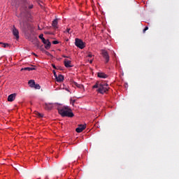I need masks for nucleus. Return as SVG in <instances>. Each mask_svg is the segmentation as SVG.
I'll use <instances>...</instances> for the list:
<instances>
[{
  "mask_svg": "<svg viewBox=\"0 0 179 179\" xmlns=\"http://www.w3.org/2000/svg\"><path fill=\"white\" fill-rule=\"evenodd\" d=\"M93 89H97L96 92L101 94H104L107 93L110 87H108V84L104 83L96 82V84L92 87Z\"/></svg>",
  "mask_w": 179,
  "mask_h": 179,
  "instance_id": "nucleus-1",
  "label": "nucleus"
},
{
  "mask_svg": "<svg viewBox=\"0 0 179 179\" xmlns=\"http://www.w3.org/2000/svg\"><path fill=\"white\" fill-rule=\"evenodd\" d=\"M58 112L62 117H69L72 118V117L75 115H73V113H72V109H71V108L69 106H62L58 108Z\"/></svg>",
  "mask_w": 179,
  "mask_h": 179,
  "instance_id": "nucleus-2",
  "label": "nucleus"
},
{
  "mask_svg": "<svg viewBox=\"0 0 179 179\" xmlns=\"http://www.w3.org/2000/svg\"><path fill=\"white\" fill-rule=\"evenodd\" d=\"M39 38L42 40V42L43 44H45V48L46 50H50L51 48V42H50V40L44 38V34H41L39 35Z\"/></svg>",
  "mask_w": 179,
  "mask_h": 179,
  "instance_id": "nucleus-3",
  "label": "nucleus"
},
{
  "mask_svg": "<svg viewBox=\"0 0 179 179\" xmlns=\"http://www.w3.org/2000/svg\"><path fill=\"white\" fill-rule=\"evenodd\" d=\"M75 44L76 45V47H78V48H80V50H83V48H85V47H86L85 45V43H83V41H82L81 39H79V38L75 39Z\"/></svg>",
  "mask_w": 179,
  "mask_h": 179,
  "instance_id": "nucleus-4",
  "label": "nucleus"
},
{
  "mask_svg": "<svg viewBox=\"0 0 179 179\" xmlns=\"http://www.w3.org/2000/svg\"><path fill=\"white\" fill-rule=\"evenodd\" d=\"M101 54L102 57L104 58V59L106 61V64H108V62L110 61V55H108V52H107V50H101Z\"/></svg>",
  "mask_w": 179,
  "mask_h": 179,
  "instance_id": "nucleus-5",
  "label": "nucleus"
},
{
  "mask_svg": "<svg viewBox=\"0 0 179 179\" xmlns=\"http://www.w3.org/2000/svg\"><path fill=\"white\" fill-rule=\"evenodd\" d=\"M13 34L15 36L16 40H19V30L15 26L13 27Z\"/></svg>",
  "mask_w": 179,
  "mask_h": 179,
  "instance_id": "nucleus-6",
  "label": "nucleus"
},
{
  "mask_svg": "<svg viewBox=\"0 0 179 179\" xmlns=\"http://www.w3.org/2000/svg\"><path fill=\"white\" fill-rule=\"evenodd\" d=\"M84 129H86V125L80 124L76 131L78 134H80V132H83Z\"/></svg>",
  "mask_w": 179,
  "mask_h": 179,
  "instance_id": "nucleus-7",
  "label": "nucleus"
},
{
  "mask_svg": "<svg viewBox=\"0 0 179 179\" xmlns=\"http://www.w3.org/2000/svg\"><path fill=\"white\" fill-rule=\"evenodd\" d=\"M64 66H66V68H72V62H71V60H68L66 59H64Z\"/></svg>",
  "mask_w": 179,
  "mask_h": 179,
  "instance_id": "nucleus-8",
  "label": "nucleus"
},
{
  "mask_svg": "<svg viewBox=\"0 0 179 179\" xmlns=\"http://www.w3.org/2000/svg\"><path fill=\"white\" fill-rule=\"evenodd\" d=\"M97 76L101 79H106V78H108V76L103 72L97 73Z\"/></svg>",
  "mask_w": 179,
  "mask_h": 179,
  "instance_id": "nucleus-9",
  "label": "nucleus"
},
{
  "mask_svg": "<svg viewBox=\"0 0 179 179\" xmlns=\"http://www.w3.org/2000/svg\"><path fill=\"white\" fill-rule=\"evenodd\" d=\"M54 103H45L44 108L45 109L50 110H52V107H54L53 106Z\"/></svg>",
  "mask_w": 179,
  "mask_h": 179,
  "instance_id": "nucleus-10",
  "label": "nucleus"
},
{
  "mask_svg": "<svg viewBox=\"0 0 179 179\" xmlns=\"http://www.w3.org/2000/svg\"><path fill=\"white\" fill-rule=\"evenodd\" d=\"M16 99V94H11L8 97V101H13Z\"/></svg>",
  "mask_w": 179,
  "mask_h": 179,
  "instance_id": "nucleus-11",
  "label": "nucleus"
},
{
  "mask_svg": "<svg viewBox=\"0 0 179 179\" xmlns=\"http://www.w3.org/2000/svg\"><path fill=\"white\" fill-rule=\"evenodd\" d=\"M52 26L54 29H58V18H56L52 21Z\"/></svg>",
  "mask_w": 179,
  "mask_h": 179,
  "instance_id": "nucleus-12",
  "label": "nucleus"
},
{
  "mask_svg": "<svg viewBox=\"0 0 179 179\" xmlns=\"http://www.w3.org/2000/svg\"><path fill=\"white\" fill-rule=\"evenodd\" d=\"M55 79L57 82H64V76L59 74Z\"/></svg>",
  "mask_w": 179,
  "mask_h": 179,
  "instance_id": "nucleus-13",
  "label": "nucleus"
},
{
  "mask_svg": "<svg viewBox=\"0 0 179 179\" xmlns=\"http://www.w3.org/2000/svg\"><path fill=\"white\" fill-rule=\"evenodd\" d=\"M21 71H36V68L34 67H25L24 69H21Z\"/></svg>",
  "mask_w": 179,
  "mask_h": 179,
  "instance_id": "nucleus-14",
  "label": "nucleus"
},
{
  "mask_svg": "<svg viewBox=\"0 0 179 179\" xmlns=\"http://www.w3.org/2000/svg\"><path fill=\"white\" fill-rule=\"evenodd\" d=\"M35 84H36V82L34 81V80H30L28 82V85H29L30 87H34Z\"/></svg>",
  "mask_w": 179,
  "mask_h": 179,
  "instance_id": "nucleus-15",
  "label": "nucleus"
},
{
  "mask_svg": "<svg viewBox=\"0 0 179 179\" xmlns=\"http://www.w3.org/2000/svg\"><path fill=\"white\" fill-rule=\"evenodd\" d=\"M73 86H76V87H78L79 89H82V87H83V85L78 84L76 82H73Z\"/></svg>",
  "mask_w": 179,
  "mask_h": 179,
  "instance_id": "nucleus-16",
  "label": "nucleus"
},
{
  "mask_svg": "<svg viewBox=\"0 0 179 179\" xmlns=\"http://www.w3.org/2000/svg\"><path fill=\"white\" fill-rule=\"evenodd\" d=\"M0 44L3 47V48H6V47H9V44L0 42Z\"/></svg>",
  "mask_w": 179,
  "mask_h": 179,
  "instance_id": "nucleus-17",
  "label": "nucleus"
},
{
  "mask_svg": "<svg viewBox=\"0 0 179 179\" xmlns=\"http://www.w3.org/2000/svg\"><path fill=\"white\" fill-rule=\"evenodd\" d=\"M34 87V89H37L38 90H40V89H41V86H40L39 84H35Z\"/></svg>",
  "mask_w": 179,
  "mask_h": 179,
  "instance_id": "nucleus-18",
  "label": "nucleus"
},
{
  "mask_svg": "<svg viewBox=\"0 0 179 179\" xmlns=\"http://www.w3.org/2000/svg\"><path fill=\"white\" fill-rule=\"evenodd\" d=\"M35 115L39 117V118H43V115L38 112H35Z\"/></svg>",
  "mask_w": 179,
  "mask_h": 179,
  "instance_id": "nucleus-19",
  "label": "nucleus"
},
{
  "mask_svg": "<svg viewBox=\"0 0 179 179\" xmlns=\"http://www.w3.org/2000/svg\"><path fill=\"white\" fill-rule=\"evenodd\" d=\"M87 57H89L90 58H92V57H93V54H92V52H89Z\"/></svg>",
  "mask_w": 179,
  "mask_h": 179,
  "instance_id": "nucleus-20",
  "label": "nucleus"
},
{
  "mask_svg": "<svg viewBox=\"0 0 179 179\" xmlns=\"http://www.w3.org/2000/svg\"><path fill=\"white\" fill-rule=\"evenodd\" d=\"M147 30H149V27H145V29L143 31V33H145Z\"/></svg>",
  "mask_w": 179,
  "mask_h": 179,
  "instance_id": "nucleus-21",
  "label": "nucleus"
},
{
  "mask_svg": "<svg viewBox=\"0 0 179 179\" xmlns=\"http://www.w3.org/2000/svg\"><path fill=\"white\" fill-rule=\"evenodd\" d=\"M46 55H48V57H52V55L49 52H45Z\"/></svg>",
  "mask_w": 179,
  "mask_h": 179,
  "instance_id": "nucleus-22",
  "label": "nucleus"
},
{
  "mask_svg": "<svg viewBox=\"0 0 179 179\" xmlns=\"http://www.w3.org/2000/svg\"><path fill=\"white\" fill-rule=\"evenodd\" d=\"M52 66L54 68V69H59V67L55 66V64H52Z\"/></svg>",
  "mask_w": 179,
  "mask_h": 179,
  "instance_id": "nucleus-23",
  "label": "nucleus"
},
{
  "mask_svg": "<svg viewBox=\"0 0 179 179\" xmlns=\"http://www.w3.org/2000/svg\"><path fill=\"white\" fill-rule=\"evenodd\" d=\"M52 72H53L55 78H56L58 76H57V73L55 72V70H53Z\"/></svg>",
  "mask_w": 179,
  "mask_h": 179,
  "instance_id": "nucleus-24",
  "label": "nucleus"
},
{
  "mask_svg": "<svg viewBox=\"0 0 179 179\" xmlns=\"http://www.w3.org/2000/svg\"><path fill=\"white\" fill-rule=\"evenodd\" d=\"M66 32L69 33V34L72 33V31H71V29L70 28H67Z\"/></svg>",
  "mask_w": 179,
  "mask_h": 179,
  "instance_id": "nucleus-25",
  "label": "nucleus"
},
{
  "mask_svg": "<svg viewBox=\"0 0 179 179\" xmlns=\"http://www.w3.org/2000/svg\"><path fill=\"white\" fill-rule=\"evenodd\" d=\"M59 42L58 41H53L52 44H59Z\"/></svg>",
  "mask_w": 179,
  "mask_h": 179,
  "instance_id": "nucleus-26",
  "label": "nucleus"
},
{
  "mask_svg": "<svg viewBox=\"0 0 179 179\" xmlns=\"http://www.w3.org/2000/svg\"><path fill=\"white\" fill-rule=\"evenodd\" d=\"M71 104L73 106V104L75 103V100H73V101H71Z\"/></svg>",
  "mask_w": 179,
  "mask_h": 179,
  "instance_id": "nucleus-27",
  "label": "nucleus"
},
{
  "mask_svg": "<svg viewBox=\"0 0 179 179\" xmlns=\"http://www.w3.org/2000/svg\"><path fill=\"white\" fill-rule=\"evenodd\" d=\"M27 29L30 30V25L27 24Z\"/></svg>",
  "mask_w": 179,
  "mask_h": 179,
  "instance_id": "nucleus-28",
  "label": "nucleus"
},
{
  "mask_svg": "<svg viewBox=\"0 0 179 179\" xmlns=\"http://www.w3.org/2000/svg\"><path fill=\"white\" fill-rule=\"evenodd\" d=\"M90 64H93V59L90 60Z\"/></svg>",
  "mask_w": 179,
  "mask_h": 179,
  "instance_id": "nucleus-29",
  "label": "nucleus"
},
{
  "mask_svg": "<svg viewBox=\"0 0 179 179\" xmlns=\"http://www.w3.org/2000/svg\"><path fill=\"white\" fill-rule=\"evenodd\" d=\"M63 58H68V57L66 55H63Z\"/></svg>",
  "mask_w": 179,
  "mask_h": 179,
  "instance_id": "nucleus-30",
  "label": "nucleus"
},
{
  "mask_svg": "<svg viewBox=\"0 0 179 179\" xmlns=\"http://www.w3.org/2000/svg\"><path fill=\"white\" fill-rule=\"evenodd\" d=\"M31 8H33V6H29V9H31Z\"/></svg>",
  "mask_w": 179,
  "mask_h": 179,
  "instance_id": "nucleus-31",
  "label": "nucleus"
},
{
  "mask_svg": "<svg viewBox=\"0 0 179 179\" xmlns=\"http://www.w3.org/2000/svg\"><path fill=\"white\" fill-rule=\"evenodd\" d=\"M33 55H35V57H37V55H36L35 53H32Z\"/></svg>",
  "mask_w": 179,
  "mask_h": 179,
  "instance_id": "nucleus-32",
  "label": "nucleus"
},
{
  "mask_svg": "<svg viewBox=\"0 0 179 179\" xmlns=\"http://www.w3.org/2000/svg\"><path fill=\"white\" fill-rule=\"evenodd\" d=\"M38 30H41V29H40V27H38Z\"/></svg>",
  "mask_w": 179,
  "mask_h": 179,
  "instance_id": "nucleus-33",
  "label": "nucleus"
}]
</instances>
